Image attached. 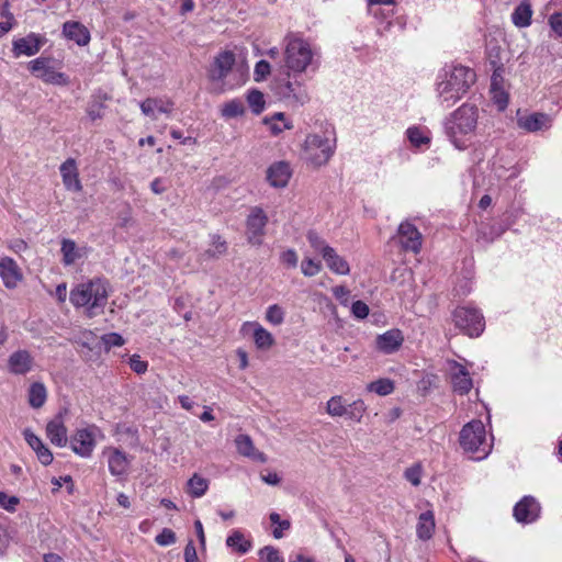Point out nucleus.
<instances>
[{
    "label": "nucleus",
    "mask_w": 562,
    "mask_h": 562,
    "mask_svg": "<svg viewBox=\"0 0 562 562\" xmlns=\"http://www.w3.org/2000/svg\"><path fill=\"white\" fill-rule=\"evenodd\" d=\"M176 540V533L169 528H164L155 538V541L161 547L173 544Z\"/></svg>",
    "instance_id": "nucleus-51"
},
{
    "label": "nucleus",
    "mask_w": 562,
    "mask_h": 562,
    "mask_svg": "<svg viewBox=\"0 0 562 562\" xmlns=\"http://www.w3.org/2000/svg\"><path fill=\"white\" fill-rule=\"evenodd\" d=\"M262 562H284L278 549L267 546L259 551Z\"/></svg>",
    "instance_id": "nucleus-49"
},
{
    "label": "nucleus",
    "mask_w": 562,
    "mask_h": 562,
    "mask_svg": "<svg viewBox=\"0 0 562 562\" xmlns=\"http://www.w3.org/2000/svg\"><path fill=\"white\" fill-rule=\"evenodd\" d=\"M101 339L106 350L111 349L112 347H121L124 345L123 337L117 333L105 334L101 337Z\"/></svg>",
    "instance_id": "nucleus-52"
},
{
    "label": "nucleus",
    "mask_w": 562,
    "mask_h": 562,
    "mask_svg": "<svg viewBox=\"0 0 562 562\" xmlns=\"http://www.w3.org/2000/svg\"><path fill=\"white\" fill-rule=\"evenodd\" d=\"M20 503V499L16 496L9 495L4 492H0V507L10 513H14Z\"/></svg>",
    "instance_id": "nucleus-50"
},
{
    "label": "nucleus",
    "mask_w": 562,
    "mask_h": 562,
    "mask_svg": "<svg viewBox=\"0 0 562 562\" xmlns=\"http://www.w3.org/2000/svg\"><path fill=\"white\" fill-rule=\"evenodd\" d=\"M333 294L340 302V304L345 306L348 305L350 291L346 286L338 285L333 288Z\"/></svg>",
    "instance_id": "nucleus-59"
},
{
    "label": "nucleus",
    "mask_w": 562,
    "mask_h": 562,
    "mask_svg": "<svg viewBox=\"0 0 562 562\" xmlns=\"http://www.w3.org/2000/svg\"><path fill=\"white\" fill-rule=\"evenodd\" d=\"M46 435L50 442L57 447H65L67 443V429L61 417H56L47 423Z\"/></svg>",
    "instance_id": "nucleus-30"
},
{
    "label": "nucleus",
    "mask_w": 562,
    "mask_h": 562,
    "mask_svg": "<svg viewBox=\"0 0 562 562\" xmlns=\"http://www.w3.org/2000/svg\"><path fill=\"white\" fill-rule=\"evenodd\" d=\"M460 446L475 460H482L491 451V445L486 440L485 426L481 420H471L460 431Z\"/></svg>",
    "instance_id": "nucleus-7"
},
{
    "label": "nucleus",
    "mask_w": 562,
    "mask_h": 562,
    "mask_svg": "<svg viewBox=\"0 0 562 562\" xmlns=\"http://www.w3.org/2000/svg\"><path fill=\"white\" fill-rule=\"evenodd\" d=\"M268 224V216L266 212L259 207L254 206L246 218V237L247 241L252 246H260L263 243L266 235V226Z\"/></svg>",
    "instance_id": "nucleus-10"
},
{
    "label": "nucleus",
    "mask_w": 562,
    "mask_h": 562,
    "mask_svg": "<svg viewBox=\"0 0 562 562\" xmlns=\"http://www.w3.org/2000/svg\"><path fill=\"white\" fill-rule=\"evenodd\" d=\"M490 93L493 103L497 106L498 111H504L509 101V94L505 87L503 88H490Z\"/></svg>",
    "instance_id": "nucleus-42"
},
{
    "label": "nucleus",
    "mask_w": 562,
    "mask_h": 562,
    "mask_svg": "<svg viewBox=\"0 0 562 562\" xmlns=\"http://www.w3.org/2000/svg\"><path fill=\"white\" fill-rule=\"evenodd\" d=\"M292 176V169L286 161H277L267 170V180L273 188H284Z\"/></svg>",
    "instance_id": "nucleus-21"
},
{
    "label": "nucleus",
    "mask_w": 562,
    "mask_h": 562,
    "mask_svg": "<svg viewBox=\"0 0 562 562\" xmlns=\"http://www.w3.org/2000/svg\"><path fill=\"white\" fill-rule=\"evenodd\" d=\"M143 114L156 119V112L169 114L173 109V102L162 98H147L139 103Z\"/></svg>",
    "instance_id": "nucleus-25"
},
{
    "label": "nucleus",
    "mask_w": 562,
    "mask_h": 562,
    "mask_svg": "<svg viewBox=\"0 0 562 562\" xmlns=\"http://www.w3.org/2000/svg\"><path fill=\"white\" fill-rule=\"evenodd\" d=\"M60 252L63 255V263L65 266H71L77 262L79 259L86 257L87 248L78 247L77 244L69 238H64L61 240Z\"/></svg>",
    "instance_id": "nucleus-28"
},
{
    "label": "nucleus",
    "mask_w": 562,
    "mask_h": 562,
    "mask_svg": "<svg viewBox=\"0 0 562 562\" xmlns=\"http://www.w3.org/2000/svg\"><path fill=\"white\" fill-rule=\"evenodd\" d=\"M227 251V243L220 235H212L211 247L205 250L204 256L207 258H218Z\"/></svg>",
    "instance_id": "nucleus-40"
},
{
    "label": "nucleus",
    "mask_w": 562,
    "mask_h": 562,
    "mask_svg": "<svg viewBox=\"0 0 562 562\" xmlns=\"http://www.w3.org/2000/svg\"><path fill=\"white\" fill-rule=\"evenodd\" d=\"M99 429L94 426L79 429L70 440L71 449L80 457L88 458L95 447V435Z\"/></svg>",
    "instance_id": "nucleus-11"
},
{
    "label": "nucleus",
    "mask_w": 562,
    "mask_h": 562,
    "mask_svg": "<svg viewBox=\"0 0 562 562\" xmlns=\"http://www.w3.org/2000/svg\"><path fill=\"white\" fill-rule=\"evenodd\" d=\"M540 504L532 496H524L514 506V517L520 524H531L540 516Z\"/></svg>",
    "instance_id": "nucleus-16"
},
{
    "label": "nucleus",
    "mask_w": 562,
    "mask_h": 562,
    "mask_svg": "<svg viewBox=\"0 0 562 562\" xmlns=\"http://www.w3.org/2000/svg\"><path fill=\"white\" fill-rule=\"evenodd\" d=\"M103 104L100 102L90 103L87 108V114L91 121H95L103 116L102 113Z\"/></svg>",
    "instance_id": "nucleus-61"
},
{
    "label": "nucleus",
    "mask_w": 562,
    "mask_h": 562,
    "mask_svg": "<svg viewBox=\"0 0 562 562\" xmlns=\"http://www.w3.org/2000/svg\"><path fill=\"white\" fill-rule=\"evenodd\" d=\"M108 465L109 471L114 476H122L126 474L130 465L127 456L119 449H109Z\"/></svg>",
    "instance_id": "nucleus-29"
},
{
    "label": "nucleus",
    "mask_w": 562,
    "mask_h": 562,
    "mask_svg": "<svg viewBox=\"0 0 562 562\" xmlns=\"http://www.w3.org/2000/svg\"><path fill=\"white\" fill-rule=\"evenodd\" d=\"M404 341V336L400 329H390L376 337L375 344L378 350L385 355L397 351Z\"/></svg>",
    "instance_id": "nucleus-22"
},
{
    "label": "nucleus",
    "mask_w": 562,
    "mask_h": 562,
    "mask_svg": "<svg viewBox=\"0 0 562 562\" xmlns=\"http://www.w3.org/2000/svg\"><path fill=\"white\" fill-rule=\"evenodd\" d=\"M406 135L411 144L415 147H420L422 145L430 142V138L425 135L424 131L418 126L408 127Z\"/></svg>",
    "instance_id": "nucleus-43"
},
{
    "label": "nucleus",
    "mask_w": 562,
    "mask_h": 562,
    "mask_svg": "<svg viewBox=\"0 0 562 562\" xmlns=\"http://www.w3.org/2000/svg\"><path fill=\"white\" fill-rule=\"evenodd\" d=\"M245 106L241 100L233 99L226 102L221 110L222 116L225 119H234L243 115Z\"/></svg>",
    "instance_id": "nucleus-39"
},
{
    "label": "nucleus",
    "mask_w": 562,
    "mask_h": 562,
    "mask_svg": "<svg viewBox=\"0 0 562 562\" xmlns=\"http://www.w3.org/2000/svg\"><path fill=\"white\" fill-rule=\"evenodd\" d=\"M435 516L432 510H426L418 517L416 533L420 540H429L435 531Z\"/></svg>",
    "instance_id": "nucleus-32"
},
{
    "label": "nucleus",
    "mask_w": 562,
    "mask_h": 562,
    "mask_svg": "<svg viewBox=\"0 0 562 562\" xmlns=\"http://www.w3.org/2000/svg\"><path fill=\"white\" fill-rule=\"evenodd\" d=\"M324 260L328 269L336 274L347 276L350 272V267L347 260L339 256L337 251L331 247L327 249V254H324Z\"/></svg>",
    "instance_id": "nucleus-31"
},
{
    "label": "nucleus",
    "mask_w": 562,
    "mask_h": 562,
    "mask_svg": "<svg viewBox=\"0 0 562 562\" xmlns=\"http://www.w3.org/2000/svg\"><path fill=\"white\" fill-rule=\"evenodd\" d=\"M33 367L34 358L25 349L16 350L8 358V370L12 374L25 375L33 370Z\"/></svg>",
    "instance_id": "nucleus-17"
},
{
    "label": "nucleus",
    "mask_w": 562,
    "mask_h": 562,
    "mask_svg": "<svg viewBox=\"0 0 562 562\" xmlns=\"http://www.w3.org/2000/svg\"><path fill=\"white\" fill-rule=\"evenodd\" d=\"M367 411V405L362 400H357L347 406L346 417L356 423H360L364 413Z\"/></svg>",
    "instance_id": "nucleus-41"
},
{
    "label": "nucleus",
    "mask_w": 562,
    "mask_h": 562,
    "mask_svg": "<svg viewBox=\"0 0 562 562\" xmlns=\"http://www.w3.org/2000/svg\"><path fill=\"white\" fill-rule=\"evenodd\" d=\"M307 241L310 243L311 247L319 252L322 257H324V254H327V249H330L331 247L315 231H308L306 234Z\"/></svg>",
    "instance_id": "nucleus-44"
},
{
    "label": "nucleus",
    "mask_w": 562,
    "mask_h": 562,
    "mask_svg": "<svg viewBox=\"0 0 562 562\" xmlns=\"http://www.w3.org/2000/svg\"><path fill=\"white\" fill-rule=\"evenodd\" d=\"M316 49L301 37H286L284 49L285 65L289 70L302 74L315 64Z\"/></svg>",
    "instance_id": "nucleus-5"
},
{
    "label": "nucleus",
    "mask_w": 562,
    "mask_h": 562,
    "mask_svg": "<svg viewBox=\"0 0 562 562\" xmlns=\"http://www.w3.org/2000/svg\"><path fill=\"white\" fill-rule=\"evenodd\" d=\"M63 34L66 38L74 41L79 46H86L90 42V32L79 22L67 21L63 25Z\"/></svg>",
    "instance_id": "nucleus-24"
},
{
    "label": "nucleus",
    "mask_w": 562,
    "mask_h": 562,
    "mask_svg": "<svg viewBox=\"0 0 562 562\" xmlns=\"http://www.w3.org/2000/svg\"><path fill=\"white\" fill-rule=\"evenodd\" d=\"M503 69L496 68L491 77V87L490 88H503L504 86V78H503Z\"/></svg>",
    "instance_id": "nucleus-63"
},
{
    "label": "nucleus",
    "mask_w": 562,
    "mask_h": 562,
    "mask_svg": "<svg viewBox=\"0 0 562 562\" xmlns=\"http://www.w3.org/2000/svg\"><path fill=\"white\" fill-rule=\"evenodd\" d=\"M269 518L273 525H278V527L274 528V530L272 531L273 537L276 539H281L283 537V530L290 529V527H291L290 521L281 520V517L278 513H271Z\"/></svg>",
    "instance_id": "nucleus-47"
},
{
    "label": "nucleus",
    "mask_w": 562,
    "mask_h": 562,
    "mask_svg": "<svg viewBox=\"0 0 562 562\" xmlns=\"http://www.w3.org/2000/svg\"><path fill=\"white\" fill-rule=\"evenodd\" d=\"M234 64L235 55L233 52L224 50L220 53L215 57L213 66L210 70V79L212 81H223L232 71Z\"/></svg>",
    "instance_id": "nucleus-18"
},
{
    "label": "nucleus",
    "mask_w": 562,
    "mask_h": 562,
    "mask_svg": "<svg viewBox=\"0 0 562 562\" xmlns=\"http://www.w3.org/2000/svg\"><path fill=\"white\" fill-rule=\"evenodd\" d=\"M0 278L7 289L18 286L22 280V272L13 258L3 257L0 259Z\"/></svg>",
    "instance_id": "nucleus-19"
},
{
    "label": "nucleus",
    "mask_w": 562,
    "mask_h": 562,
    "mask_svg": "<svg viewBox=\"0 0 562 562\" xmlns=\"http://www.w3.org/2000/svg\"><path fill=\"white\" fill-rule=\"evenodd\" d=\"M247 328L254 329V341L258 349L268 350L274 345V338L270 331L263 328L258 323H245L241 330L246 331Z\"/></svg>",
    "instance_id": "nucleus-27"
},
{
    "label": "nucleus",
    "mask_w": 562,
    "mask_h": 562,
    "mask_svg": "<svg viewBox=\"0 0 562 562\" xmlns=\"http://www.w3.org/2000/svg\"><path fill=\"white\" fill-rule=\"evenodd\" d=\"M548 23L555 35L562 38V13L554 12L549 16Z\"/></svg>",
    "instance_id": "nucleus-56"
},
{
    "label": "nucleus",
    "mask_w": 562,
    "mask_h": 562,
    "mask_svg": "<svg viewBox=\"0 0 562 562\" xmlns=\"http://www.w3.org/2000/svg\"><path fill=\"white\" fill-rule=\"evenodd\" d=\"M280 260L283 265L290 268H295L297 266V255L294 249H288L282 252Z\"/></svg>",
    "instance_id": "nucleus-58"
},
{
    "label": "nucleus",
    "mask_w": 562,
    "mask_h": 562,
    "mask_svg": "<svg viewBox=\"0 0 562 562\" xmlns=\"http://www.w3.org/2000/svg\"><path fill=\"white\" fill-rule=\"evenodd\" d=\"M247 102L255 114H260L265 109V99L259 90H250L247 94Z\"/></svg>",
    "instance_id": "nucleus-45"
},
{
    "label": "nucleus",
    "mask_w": 562,
    "mask_h": 562,
    "mask_svg": "<svg viewBox=\"0 0 562 562\" xmlns=\"http://www.w3.org/2000/svg\"><path fill=\"white\" fill-rule=\"evenodd\" d=\"M476 81L475 71L463 65H446L436 78V98L438 103L449 109L461 100Z\"/></svg>",
    "instance_id": "nucleus-1"
},
{
    "label": "nucleus",
    "mask_w": 562,
    "mask_h": 562,
    "mask_svg": "<svg viewBox=\"0 0 562 562\" xmlns=\"http://www.w3.org/2000/svg\"><path fill=\"white\" fill-rule=\"evenodd\" d=\"M59 171L63 183L68 191L80 192L82 190L77 162L74 158L66 159L60 165Z\"/></svg>",
    "instance_id": "nucleus-20"
},
{
    "label": "nucleus",
    "mask_w": 562,
    "mask_h": 562,
    "mask_svg": "<svg viewBox=\"0 0 562 562\" xmlns=\"http://www.w3.org/2000/svg\"><path fill=\"white\" fill-rule=\"evenodd\" d=\"M369 392L386 396L394 391V382L390 379H379L367 385Z\"/></svg>",
    "instance_id": "nucleus-38"
},
{
    "label": "nucleus",
    "mask_w": 562,
    "mask_h": 562,
    "mask_svg": "<svg viewBox=\"0 0 562 562\" xmlns=\"http://www.w3.org/2000/svg\"><path fill=\"white\" fill-rule=\"evenodd\" d=\"M477 120L479 109L471 103H463L445 119V134L457 149L464 150L470 146Z\"/></svg>",
    "instance_id": "nucleus-2"
},
{
    "label": "nucleus",
    "mask_w": 562,
    "mask_h": 562,
    "mask_svg": "<svg viewBox=\"0 0 562 562\" xmlns=\"http://www.w3.org/2000/svg\"><path fill=\"white\" fill-rule=\"evenodd\" d=\"M265 123L269 126V128L273 135H279L283 131L291 130L293 127L291 122L281 123V122H272L269 120H265Z\"/></svg>",
    "instance_id": "nucleus-60"
},
{
    "label": "nucleus",
    "mask_w": 562,
    "mask_h": 562,
    "mask_svg": "<svg viewBox=\"0 0 562 562\" xmlns=\"http://www.w3.org/2000/svg\"><path fill=\"white\" fill-rule=\"evenodd\" d=\"M271 89L276 97L291 106H302L310 101L307 87L295 72H288L284 78L276 79Z\"/></svg>",
    "instance_id": "nucleus-6"
},
{
    "label": "nucleus",
    "mask_w": 562,
    "mask_h": 562,
    "mask_svg": "<svg viewBox=\"0 0 562 562\" xmlns=\"http://www.w3.org/2000/svg\"><path fill=\"white\" fill-rule=\"evenodd\" d=\"M532 10L528 2L518 4L512 13V21L517 27H527L531 24Z\"/></svg>",
    "instance_id": "nucleus-34"
},
{
    "label": "nucleus",
    "mask_w": 562,
    "mask_h": 562,
    "mask_svg": "<svg viewBox=\"0 0 562 562\" xmlns=\"http://www.w3.org/2000/svg\"><path fill=\"white\" fill-rule=\"evenodd\" d=\"M130 367L131 369L137 373V374H143L147 371V368H148V362L145 361V360H142L140 356L138 355H133L131 358H130Z\"/></svg>",
    "instance_id": "nucleus-55"
},
{
    "label": "nucleus",
    "mask_w": 562,
    "mask_h": 562,
    "mask_svg": "<svg viewBox=\"0 0 562 562\" xmlns=\"http://www.w3.org/2000/svg\"><path fill=\"white\" fill-rule=\"evenodd\" d=\"M301 270L305 277H314L322 270V263L312 258H304L301 263Z\"/></svg>",
    "instance_id": "nucleus-48"
},
{
    "label": "nucleus",
    "mask_w": 562,
    "mask_h": 562,
    "mask_svg": "<svg viewBox=\"0 0 562 562\" xmlns=\"http://www.w3.org/2000/svg\"><path fill=\"white\" fill-rule=\"evenodd\" d=\"M235 445L238 453L243 457L260 463L267 462L266 454L256 449L250 436L244 434L238 435L235 439Z\"/></svg>",
    "instance_id": "nucleus-23"
},
{
    "label": "nucleus",
    "mask_w": 562,
    "mask_h": 562,
    "mask_svg": "<svg viewBox=\"0 0 562 562\" xmlns=\"http://www.w3.org/2000/svg\"><path fill=\"white\" fill-rule=\"evenodd\" d=\"M27 67L33 75L45 83L64 87L68 86L70 82L69 77L65 72L54 69L49 58L37 57L31 60Z\"/></svg>",
    "instance_id": "nucleus-9"
},
{
    "label": "nucleus",
    "mask_w": 562,
    "mask_h": 562,
    "mask_svg": "<svg viewBox=\"0 0 562 562\" xmlns=\"http://www.w3.org/2000/svg\"><path fill=\"white\" fill-rule=\"evenodd\" d=\"M266 319L274 326L281 325L284 321L283 308L278 304L270 305L266 312Z\"/></svg>",
    "instance_id": "nucleus-46"
},
{
    "label": "nucleus",
    "mask_w": 562,
    "mask_h": 562,
    "mask_svg": "<svg viewBox=\"0 0 562 562\" xmlns=\"http://www.w3.org/2000/svg\"><path fill=\"white\" fill-rule=\"evenodd\" d=\"M29 404L33 408H41L47 400V390L44 383L34 382L29 387Z\"/></svg>",
    "instance_id": "nucleus-35"
},
{
    "label": "nucleus",
    "mask_w": 562,
    "mask_h": 562,
    "mask_svg": "<svg viewBox=\"0 0 562 562\" xmlns=\"http://www.w3.org/2000/svg\"><path fill=\"white\" fill-rule=\"evenodd\" d=\"M109 299V285L104 279L94 278L78 283L69 294V300L76 308H85L89 317L103 313Z\"/></svg>",
    "instance_id": "nucleus-3"
},
{
    "label": "nucleus",
    "mask_w": 562,
    "mask_h": 562,
    "mask_svg": "<svg viewBox=\"0 0 562 562\" xmlns=\"http://www.w3.org/2000/svg\"><path fill=\"white\" fill-rule=\"evenodd\" d=\"M184 561L186 562H199L196 549L192 540H190L184 548Z\"/></svg>",
    "instance_id": "nucleus-62"
},
{
    "label": "nucleus",
    "mask_w": 562,
    "mask_h": 562,
    "mask_svg": "<svg viewBox=\"0 0 562 562\" xmlns=\"http://www.w3.org/2000/svg\"><path fill=\"white\" fill-rule=\"evenodd\" d=\"M347 406L341 396H331L326 403V413L331 417H342L347 414Z\"/></svg>",
    "instance_id": "nucleus-37"
},
{
    "label": "nucleus",
    "mask_w": 562,
    "mask_h": 562,
    "mask_svg": "<svg viewBox=\"0 0 562 562\" xmlns=\"http://www.w3.org/2000/svg\"><path fill=\"white\" fill-rule=\"evenodd\" d=\"M23 435L27 445L35 451L40 462L43 465L50 464L53 462V453L43 443L42 439L37 437L31 429H25Z\"/></svg>",
    "instance_id": "nucleus-26"
},
{
    "label": "nucleus",
    "mask_w": 562,
    "mask_h": 562,
    "mask_svg": "<svg viewBox=\"0 0 562 562\" xmlns=\"http://www.w3.org/2000/svg\"><path fill=\"white\" fill-rule=\"evenodd\" d=\"M517 126L528 133L547 131L552 126L551 115L542 112L520 114L518 112Z\"/></svg>",
    "instance_id": "nucleus-13"
},
{
    "label": "nucleus",
    "mask_w": 562,
    "mask_h": 562,
    "mask_svg": "<svg viewBox=\"0 0 562 562\" xmlns=\"http://www.w3.org/2000/svg\"><path fill=\"white\" fill-rule=\"evenodd\" d=\"M404 476L414 486H418L420 484L422 479V467L416 464L406 469L404 472Z\"/></svg>",
    "instance_id": "nucleus-54"
},
{
    "label": "nucleus",
    "mask_w": 562,
    "mask_h": 562,
    "mask_svg": "<svg viewBox=\"0 0 562 562\" xmlns=\"http://www.w3.org/2000/svg\"><path fill=\"white\" fill-rule=\"evenodd\" d=\"M271 67L267 60H259L254 70V79L255 81H261L266 79V77L270 74Z\"/></svg>",
    "instance_id": "nucleus-53"
},
{
    "label": "nucleus",
    "mask_w": 562,
    "mask_h": 562,
    "mask_svg": "<svg viewBox=\"0 0 562 562\" xmlns=\"http://www.w3.org/2000/svg\"><path fill=\"white\" fill-rule=\"evenodd\" d=\"M178 402L180 403L181 407L186 411H192L194 407V402L188 396V395H179Z\"/></svg>",
    "instance_id": "nucleus-64"
},
{
    "label": "nucleus",
    "mask_w": 562,
    "mask_h": 562,
    "mask_svg": "<svg viewBox=\"0 0 562 562\" xmlns=\"http://www.w3.org/2000/svg\"><path fill=\"white\" fill-rule=\"evenodd\" d=\"M453 322L458 328L470 337H479L485 328L482 313L472 306H459L453 312Z\"/></svg>",
    "instance_id": "nucleus-8"
},
{
    "label": "nucleus",
    "mask_w": 562,
    "mask_h": 562,
    "mask_svg": "<svg viewBox=\"0 0 562 562\" xmlns=\"http://www.w3.org/2000/svg\"><path fill=\"white\" fill-rule=\"evenodd\" d=\"M209 488V481L199 474L188 481V494L194 498L202 497Z\"/></svg>",
    "instance_id": "nucleus-36"
},
{
    "label": "nucleus",
    "mask_w": 562,
    "mask_h": 562,
    "mask_svg": "<svg viewBox=\"0 0 562 562\" xmlns=\"http://www.w3.org/2000/svg\"><path fill=\"white\" fill-rule=\"evenodd\" d=\"M226 546L238 554H246L251 549V541L246 539L240 530L236 529L227 537Z\"/></svg>",
    "instance_id": "nucleus-33"
},
{
    "label": "nucleus",
    "mask_w": 562,
    "mask_h": 562,
    "mask_svg": "<svg viewBox=\"0 0 562 562\" xmlns=\"http://www.w3.org/2000/svg\"><path fill=\"white\" fill-rule=\"evenodd\" d=\"M351 313L358 319H363L369 315V306L363 301H356L351 305Z\"/></svg>",
    "instance_id": "nucleus-57"
},
{
    "label": "nucleus",
    "mask_w": 562,
    "mask_h": 562,
    "mask_svg": "<svg viewBox=\"0 0 562 562\" xmlns=\"http://www.w3.org/2000/svg\"><path fill=\"white\" fill-rule=\"evenodd\" d=\"M400 244L406 251L418 254L422 249L423 237L417 227L408 221L402 222L397 229Z\"/></svg>",
    "instance_id": "nucleus-14"
},
{
    "label": "nucleus",
    "mask_w": 562,
    "mask_h": 562,
    "mask_svg": "<svg viewBox=\"0 0 562 562\" xmlns=\"http://www.w3.org/2000/svg\"><path fill=\"white\" fill-rule=\"evenodd\" d=\"M46 43L44 35L37 33H29L26 36L14 40L12 42V53L14 57L34 56Z\"/></svg>",
    "instance_id": "nucleus-12"
},
{
    "label": "nucleus",
    "mask_w": 562,
    "mask_h": 562,
    "mask_svg": "<svg viewBox=\"0 0 562 562\" xmlns=\"http://www.w3.org/2000/svg\"><path fill=\"white\" fill-rule=\"evenodd\" d=\"M453 391L460 395L468 394L473 387V382L467 368L458 361H448Z\"/></svg>",
    "instance_id": "nucleus-15"
},
{
    "label": "nucleus",
    "mask_w": 562,
    "mask_h": 562,
    "mask_svg": "<svg viewBox=\"0 0 562 562\" xmlns=\"http://www.w3.org/2000/svg\"><path fill=\"white\" fill-rule=\"evenodd\" d=\"M336 149V137L333 130L307 134L304 140L303 158L314 167L326 165Z\"/></svg>",
    "instance_id": "nucleus-4"
}]
</instances>
